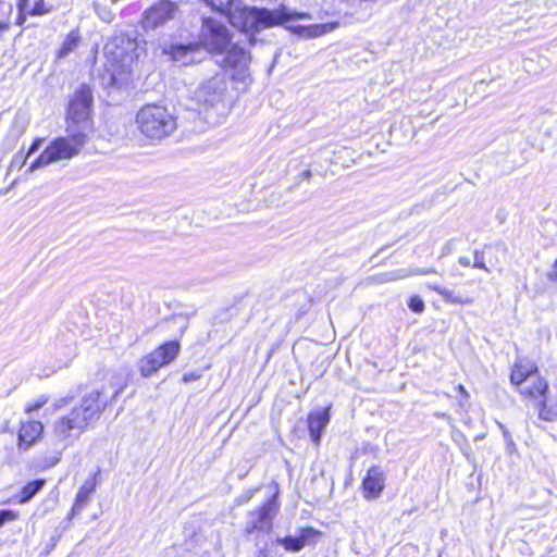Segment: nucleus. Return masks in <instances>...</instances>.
I'll use <instances>...</instances> for the list:
<instances>
[{"mask_svg":"<svg viewBox=\"0 0 557 557\" xmlns=\"http://www.w3.org/2000/svg\"><path fill=\"white\" fill-rule=\"evenodd\" d=\"M213 10L226 13L235 28L249 35L250 44L257 41V34L263 29L282 25L292 20L310 18L308 13H298L281 5L277 9L245 7L232 10L236 0H205Z\"/></svg>","mask_w":557,"mask_h":557,"instance_id":"f257e3e1","label":"nucleus"},{"mask_svg":"<svg viewBox=\"0 0 557 557\" xmlns=\"http://www.w3.org/2000/svg\"><path fill=\"white\" fill-rule=\"evenodd\" d=\"M108 404L104 387L87 393L78 406L54 421L53 435L60 442L79 437L100 418Z\"/></svg>","mask_w":557,"mask_h":557,"instance_id":"f03ea898","label":"nucleus"},{"mask_svg":"<svg viewBox=\"0 0 557 557\" xmlns=\"http://www.w3.org/2000/svg\"><path fill=\"white\" fill-rule=\"evenodd\" d=\"M137 48L136 39L125 34H116L106 42L104 73L101 74V84L104 87L117 85L131 72L132 65L138 58Z\"/></svg>","mask_w":557,"mask_h":557,"instance_id":"7ed1b4c3","label":"nucleus"},{"mask_svg":"<svg viewBox=\"0 0 557 557\" xmlns=\"http://www.w3.org/2000/svg\"><path fill=\"white\" fill-rule=\"evenodd\" d=\"M137 128L151 141L170 137L177 128L176 116L166 107L146 104L136 114Z\"/></svg>","mask_w":557,"mask_h":557,"instance_id":"20e7f679","label":"nucleus"},{"mask_svg":"<svg viewBox=\"0 0 557 557\" xmlns=\"http://www.w3.org/2000/svg\"><path fill=\"white\" fill-rule=\"evenodd\" d=\"M85 144L86 135L83 132H76L65 137H58L53 139L29 165L27 172L33 173L51 163L71 159L79 153Z\"/></svg>","mask_w":557,"mask_h":557,"instance_id":"39448f33","label":"nucleus"},{"mask_svg":"<svg viewBox=\"0 0 557 557\" xmlns=\"http://www.w3.org/2000/svg\"><path fill=\"white\" fill-rule=\"evenodd\" d=\"M200 44L211 53L225 52L232 42V34L225 24L213 17L202 18Z\"/></svg>","mask_w":557,"mask_h":557,"instance_id":"423d86ee","label":"nucleus"},{"mask_svg":"<svg viewBox=\"0 0 557 557\" xmlns=\"http://www.w3.org/2000/svg\"><path fill=\"white\" fill-rule=\"evenodd\" d=\"M277 496L273 495L259 508L247 513L244 532L250 535L255 532H270L273 525V519L277 515Z\"/></svg>","mask_w":557,"mask_h":557,"instance_id":"0eeeda50","label":"nucleus"},{"mask_svg":"<svg viewBox=\"0 0 557 557\" xmlns=\"http://www.w3.org/2000/svg\"><path fill=\"white\" fill-rule=\"evenodd\" d=\"M180 351L177 342H168L139 360V370L143 376H150L160 368L171 363Z\"/></svg>","mask_w":557,"mask_h":557,"instance_id":"6e6552de","label":"nucleus"},{"mask_svg":"<svg viewBox=\"0 0 557 557\" xmlns=\"http://www.w3.org/2000/svg\"><path fill=\"white\" fill-rule=\"evenodd\" d=\"M178 12L176 3L169 0H160L151 5L144 13L143 27L145 29H156L169 21L174 20Z\"/></svg>","mask_w":557,"mask_h":557,"instance_id":"1a4fd4ad","label":"nucleus"},{"mask_svg":"<svg viewBox=\"0 0 557 557\" xmlns=\"http://www.w3.org/2000/svg\"><path fill=\"white\" fill-rule=\"evenodd\" d=\"M225 90L224 79L220 76H214L198 87L195 98L205 108H211L222 101Z\"/></svg>","mask_w":557,"mask_h":557,"instance_id":"9d476101","label":"nucleus"},{"mask_svg":"<svg viewBox=\"0 0 557 557\" xmlns=\"http://www.w3.org/2000/svg\"><path fill=\"white\" fill-rule=\"evenodd\" d=\"M92 104L91 89L82 85L75 92L69 104V115L74 122H81L88 117Z\"/></svg>","mask_w":557,"mask_h":557,"instance_id":"9b49d317","label":"nucleus"},{"mask_svg":"<svg viewBox=\"0 0 557 557\" xmlns=\"http://www.w3.org/2000/svg\"><path fill=\"white\" fill-rule=\"evenodd\" d=\"M42 432L44 425L40 421L22 422L17 436V448L23 451L27 450L41 437Z\"/></svg>","mask_w":557,"mask_h":557,"instance_id":"f8f14e48","label":"nucleus"},{"mask_svg":"<svg viewBox=\"0 0 557 557\" xmlns=\"http://www.w3.org/2000/svg\"><path fill=\"white\" fill-rule=\"evenodd\" d=\"M385 486V476L377 466L371 467L362 481L363 496L367 499H375L383 492Z\"/></svg>","mask_w":557,"mask_h":557,"instance_id":"ddd939ff","label":"nucleus"},{"mask_svg":"<svg viewBox=\"0 0 557 557\" xmlns=\"http://www.w3.org/2000/svg\"><path fill=\"white\" fill-rule=\"evenodd\" d=\"M198 52L199 46L197 44L173 45L170 50H164V53L171 54L172 59L182 65L197 62L196 54Z\"/></svg>","mask_w":557,"mask_h":557,"instance_id":"4468645a","label":"nucleus"},{"mask_svg":"<svg viewBox=\"0 0 557 557\" xmlns=\"http://www.w3.org/2000/svg\"><path fill=\"white\" fill-rule=\"evenodd\" d=\"M330 422L329 408L312 412L308 417V428L312 442L319 444L323 430Z\"/></svg>","mask_w":557,"mask_h":557,"instance_id":"2eb2a0df","label":"nucleus"},{"mask_svg":"<svg viewBox=\"0 0 557 557\" xmlns=\"http://www.w3.org/2000/svg\"><path fill=\"white\" fill-rule=\"evenodd\" d=\"M535 372H537V367L533 361L527 358H518L510 373V382L520 386Z\"/></svg>","mask_w":557,"mask_h":557,"instance_id":"dca6fc26","label":"nucleus"},{"mask_svg":"<svg viewBox=\"0 0 557 557\" xmlns=\"http://www.w3.org/2000/svg\"><path fill=\"white\" fill-rule=\"evenodd\" d=\"M96 488V479H88L84 482V484L81 486L74 505L71 510V515L69 519L71 520L73 517L78 515L89 503L90 495L95 492Z\"/></svg>","mask_w":557,"mask_h":557,"instance_id":"f3484780","label":"nucleus"},{"mask_svg":"<svg viewBox=\"0 0 557 557\" xmlns=\"http://www.w3.org/2000/svg\"><path fill=\"white\" fill-rule=\"evenodd\" d=\"M225 63L234 69H245L250 62V54L244 48L233 46L226 50Z\"/></svg>","mask_w":557,"mask_h":557,"instance_id":"a211bd4d","label":"nucleus"},{"mask_svg":"<svg viewBox=\"0 0 557 557\" xmlns=\"http://www.w3.org/2000/svg\"><path fill=\"white\" fill-rule=\"evenodd\" d=\"M519 392L522 396L532 399L534 404L542 397H547L548 383L545 379L539 377L532 385L520 387Z\"/></svg>","mask_w":557,"mask_h":557,"instance_id":"6ab92c4d","label":"nucleus"},{"mask_svg":"<svg viewBox=\"0 0 557 557\" xmlns=\"http://www.w3.org/2000/svg\"><path fill=\"white\" fill-rule=\"evenodd\" d=\"M337 25V23L313 24L309 26H296L293 30L302 37L314 38L334 30Z\"/></svg>","mask_w":557,"mask_h":557,"instance_id":"aec40b11","label":"nucleus"},{"mask_svg":"<svg viewBox=\"0 0 557 557\" xmlns=\"http://www.w3.org/2000/svg\"><path fill=\"white\" fill-rule=\"evenodd\" d=\"M533 406L537 411L540 420L552 422L557 419V410L554 407L547 405V397H542L535 401Z\"/></svg>","mask_w":557,"mask_h":557,"instance_id":"412c9836","label":"nucleus"},{"mask_svg":"<svg viewBox=\"0 0 557 557\" xmlns=\"http://www.w3.org/2000/svg\"><path fill=\"white\" fill-rule=\"evenodd\" d=\"M81 42V34L77 29L72 30L64 39L60 50L58 51V58L62 59L67 57L72 51L77 48Z\"/></svg>","mask_w":557,"mask_h":557,"instance_id":"4be33fe9","label":"nucleus"},{"mask_svg":"<svg viewBox=\"0 0 557 557\" xmlns=\"http://www.w3.org/2000/svg\"><path fill=\"white\" fill-rule=\"evenodd\" d=\"M45 485L44 479L34 480L28 482L22 490L20 495V503L24 504L29 502Z\"/></svg>","mask_w":557,"mask_h":557,"instance_id":"5701e85b","label":"nucleus"},{"mask_svg":"<svg viewBox=\"0 0 557 557\" xmlns=\"http://www.w3.org/2000/svg\"><path fill=\"white\" fill-rule=\"evenodd\" d=\"M408 277V272H405V269H396L393 271H388L385 273H381L375 276V282L377 283H388L398 280H403Z\"/></svg>","mask_w":557,"mask_h":557,"instance_id":"b1692460","label":"nucleus"},{"mask_svg":"<svg viewBox=\"0 0 557 557\" xmlns=\"http://www.w3.org/2000/svg\"><path fill=\"white\" fill-rule=\"evenodd\" d=\"M276 543L283 545L286 550L293 553L300 552L304 548L302 542H300L298 536L277 537Z\"/></svg>","mask_w":557,"mask_h":557,"instance_id":"393cba45","label":"nucleus"},{"mask_svg":"<svg viewBox=\"0 0 557 557\" xmlns=\"http://www.w3.org/2000/svg\"><path fill=\"white\" fill-rule=\"evenodd\" d=\"M320 535V532L313 528H304L300 530L299 540L302 542V546L315 543V539Z\"/></svg>","mask_w":557,"mask_h":557,"instance_id":"a878e982","label":"nucleus"},{"mask_svg":"<svg viewBox=\"0 0 557 557\" xmlns=\"http://www.w3.org/2000/svg\"><path fill=\"white\" fill-rule=\"evenodd\" d=\"M96 14L106 23H111L114 18V14L104 5L94 3Z\"/></svg>","mask_w":557,"mask_h":557,"instance_id":"bb28decb","label":"nucleus"},{"mask_svg":"<svg viewBox=\"0 0 557 557\" xmlns=\"http://www.w3.org/2000/svg\"><path fill=\"white\" fill-rule=\"evenodd\" d=\"M18 518V512L11 509L0 510V528L5 523L15 521Z\"/></svg>","mask_w":557,"mask_h":557,"instance_id":"cd10ccee","label":"nucleus"},{"mask_svg":"<svg viewBox=\"0 0 557 557\" xmlns=\"http://www.w3.org/2000/svg\"><path fill=\"white\" fill-rule=\"evenodd\" d=\"M42 0H39V2L36 3L34 8H29L28 0H20L18 7L21 11H25L32 14H42L44 10L41 9Z\"/></svg>","mask_w":557,"mask_h":557,"instance_id":"c85d7f7f","label":"nucleus"},{"mask_svg":"<svg viewBox=\"0 0 557 557\" xmlns=\"http://www.w3.org/2000/svg\"><path fill=\"white\" fill-rule=\"evenodd\" d=\"M48 400H49L48 396H45V395L39 396L34 403L28 404L25 407V412L30 413L35 410H39L48 403Z\"/></svg>","mask_w":557,"mask_h":557,"instance_id":"c756f323","label":"nucleus"},{"mask_svg":"<svg viewBox=\"0 0 557 557\" xmlns=\"http://www.w3.org/2000/svg\"><path fill=\"white\" fill-rule=\"evenodd\" d=\"M27 159H28V154L27 153H24L22 150L18 151L13 157V159L11 161V164H10V169H14V168L21 169V168H23L25 165Z\"/></svg>","mask_w":557,"mask_h":557,"instance_id":"7c9ffc66","label":"nucleus"},{"mask_svg":"<svg viewBox=\"0 0 557 557\" xmlns=\"http://www.w3.org/2000/svg\"><path fill=\"white\" fill-rule=\"evenodd\" d=\"M408 306L416 313H420L424 310V302L418 296L410 297Z\"/></svg>","mask_w":557,"mask_h":557,"instance_id":"2f4dec72","label":"nucleus"},{"mask_svg":"<svg viewBox=\"0 0 557 557\" xmlns=\"http://www.w3.org/2000/svg\"><path fill=\"white\" fill-rule=\"evenodd\" d=\"M405 272H408L409 277L414 275H426L430 273H435L436 271L434 268H407L405 269Z\"/></svg>","mask_w":557,"mask_h":557,"instance_id":"473e14b6","label":"nucleus"},{"mask_svg":"<svg viewBox=\"0 0 557 557\" xmlns=\"http://www.w3.org/2000/svg\"><path fill=\"white\" fill-rule=\"evenodd\" d=\"M257 490H247L245 491L244 493H242L235 500L236 505L237 506H242V505H245L247 504L248 502L251 500V498L253 497V494Z\"/></svg>","mask_w":557,"mask_h":557,"instance_id":"72a5a7b5","label":"nucleus"},{"mask_svg":"<svg viewBox=\"0 0 557 557\" xmlns=\"http://www.w3.org/2000/svg\"><path fill=\"white\" fill-rule=\"evenodd\" d=\"M431 289L435 290L437 294H440L443 299L447 302V300L449 299L450 297V294L453 293V290L448 289V288H445V287H442L440 285H432V284H429L428 285Z\"/></svg>","mask_w":557,"mask_h":557,"instance_id":"f704fd0d","label":"nucleus"},{"mask_svg":"<svg viewBox=\"0 0 557 557\" xmlns=\"http://www.w3.org/2000/svg\"><path fill=\"white\" fill-rule=\"evenodd\" d=\"M474 268L483 269L486 272H488V269L486 268L484 263V257L483 252L475 251L474 252V262L472 264Z\"/></svg>","mask_w":557,"mask_h":557,"instance_id":"c9c22d12","label":"nucleus"},{"mask_svg":"<svg viewBox=\"0 0 557 557\" xmlns=\"http://www.w3.org/2000/svg\"><path fill=\"white\" fill-rule=\"evenodd\" d=\"M449 304H470V299H465L460 297L459 295H456L454 292L450 294L449 299L447 300Z\"/></svg>","mask_w":557,"mask_h":557,"instance_id":"e433bc0d","label":"nucleus"},{"mask_svg":"<svg viewBox=\"0 0 557 557\" xmlns=\"http://www.w3.org/2000/svg\"><path fill=\"white\" fill-rule=\"evenodd\" d=\"M42 143L44 138H36L27 151L28 157L35 153L41 147Z\"/></svg>","mask_w":557,"mask_h":557,"instance_id":"4c0bfd02","label":"nucleus"},{"mask_svg":"<svg viewBox=\"0 0 557 557\" xmlns=\"http://www.w3.org/2000/svg\"><path fill=\"white\" fill-rule=\"evenodd\" d=\"M201 376L199 372H187L183 375L182 380L184 383H190L198 380Z\"/></svg>","mask_w":557,"mask_h":557,"instance_id":"58836bf2","label":"nucleus"},{"mask_svg":"<svg viewBox=\"0 0 557 557\" xmlns=\"http://www.w3.org/2000/svg\"><path fill=\"white\" fill-rule=\"evenodd\" d=\"M547 278L552 282H557V259L554 261L552 271L547 273Z\"/></svg>","mask_w":557,"mask_h":557,"instance_id":"ea45409f","label":"nucleus"},{"mask_svg":"<svg viewBox=\"0 0 557 557\" xmlns=\"http://www.w3.org/2000/svg\"><path fill=\"white\" fill-rule=\"evenodd\" d=\"M72 399H73V396H70V397H63V398L58 399V400L54 403V407H55V409H60V408L64 407V406H65V405H67Z\"/></svg>","mask_w":557,"mask_h":557,"instance_id":"a19ab883","label":"nucleus"},{"mask_svg":"<svg viewBox=\"0 0 557 557\" xmlns=\"http://www.w3.org/2000/svg\"><path fill=\"white\" fill-rule=\"evenodd\" d=\"M499 425V429L502 430V433H503V436H504V440L506 442H508L509 440H512L511 437V434L509 433V431L506 429V426L502 423H498Z\"/></svg>","mask_w":557,"mask_h":557,"instance_id":"79ce46f5","label":"nucleus"},{"mask_svg":"<svg viewBox=\"0 0 557 557\" xmlns=\"http://www.w3.org/2000/svg\"><path fill=\"white\" fill-rule=\"evenodd\" d=\"M506 448H507V451L509 454H513L516 450H517V446L513 442V440H509L508 442H506Z\"/></svg>","mask_w":557,"mask_h":557,"instance_id":"37998d69","label":"nucleus"},{"mask_svg":"<svg viewBox=\"0 0 557 557\" xmlns=\"http://www.w3.org/2000/svg\"><path fill=\"white\" fill-rule=\"evenodd\" d=\"M9 28V22L4 20H0V34L5 32Z\"/></svg>","mask_w":557,"mask_h":557,"instance_id":"c03bdc74","label":"nucleus"},{"mask_svg":"<svg viewBox=\"0 0 557 557\" xmlns=\"http://www.w3.org/2000/svg\"><path fill=\"white\" fill-rule=\"evenodd\" d=\"M459 263L463 267H469L471 264V261L468 257H460Z\"/></svg>","mask_w":557,"mask_h":557,"instance_id":"a18cd8bd","label":"nucleus"},{"mask_svg":"<svg viewBox=\"0 0 557 557\" xmlns=\"http://www.w3.org/2000/svg\"><path fill=\"white\" fill-rule=\"evenodd\" d=\"M122 389H123V386L114 388V391L112 392V395H111V400L115 399L119 396V394L122 392Z\"/></svg>","mask_w":557,"mask_h":557,"instance_id":"49530a36","label":"nucleus"},{"mask_svg":"<svg viewBox=\"0 0 557 557\" xmlns=\"http://www.w3.org/2000/svg\"><path fill=\"white\" fill-rule=\"evenodd\" d=\"M300 176L304 178V180H309L311 177V171L309 170H306L305 172H302L300 174Z\"/></svg>","mask_w":557,"mask_h":557,"instance_id":"de8ad7c7","label":"nucleus"},{"mask_svg":"<svg viewBox=\"0 0 557 557\" xmlns=\"http://www.w3.org/2000/svg\"><path fill=\"white\" fill-rule=\"evenodd\" d=\"M458 389L465 394V395H468L467 391L465 389V387L462 385H458Z\"/></svg>","mask_w":557,"mask_h":557,"instance_id":"09e8293b","label":"nucleus"},{"mask_svg":"<svg viewBox=\"0 0 557 557\" xmlns=\"http://www.w3.org/2000/svg\"><path fill=\"white\" fill-rule=\"evenodd\" d=\"M260 554L265 556V550H264V549H262V550L260 552Z\"/></svg>","mask_w":557,"mask_h":557,"instance_id":"8fccbe9b","label":"nucleus"},{"mask_svg":"<svg viewBox=\"0 0 557 557\" xmlns=\"http://www.w3.org/2000/svg\"><path fill=\"white\" fill-rule=\"evenodd\" d=\"M441 557V556H440Z\"/></svg>","mask_w":557,"mask_h":557,"instance_id":"3c124183","label":"nucleus"}]
</instances>
